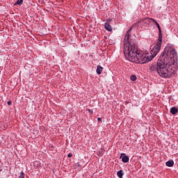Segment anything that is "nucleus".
<instances>
[{"mask_svg": "<svg viewBox=\"0 0 178 178\" xmlns=\"http://www.w3.org/2000/svg\"><path fill=\"white\" fill-rule=\"evenodd\" d=\"M88 111L89 112V113H90V115H92V113H94V111H92V110L91 109H88Z\"/></svg>", "mask_w": 178, "mask_h": 178, "instance_id": "nucleus-15", "label": "nucleus"}, {"mask_svg": "<svg viewBox=\"0 0 178 178\" xmlns=\"http://www.w3.org/2000/svg\"><path fill=\"white\" fill-rule=\"evenodd\" d=\"M177 60V52L172 44H168L161 54L156 64L152 65L149 70L156 72L163 79H169L175 73L173 63Z\"/></svg>", "mask_w": 178, "mask_h": 178, "instance_id": "nucleus-1", "label": "nucleus"}, {"mask_svg": "<svg viewBox=\"0 0 178 178\" xmlns=\"http://www.w3.org/2000/svg\"><path fill=\"white\" fill-rule=\"evenodd\" d=\"M120 159H122L124 163H127V162H129L130 159L127 156H126V154L121 153Z\"/></svg>", "mask_w": 178, "mask_h": 178, "instance_id": "nucleus-4", "label": "nucleus"}, {"mask_svg": "<svg viewBox=\"0 0 178 178\" xmlns=\"http://www.w3.org/2000/svg\"><path fill=\"white\" fill-rule=\"evenodd\" d=\"M145 20H151V18H142L139 19L137 23H145Z\"/></svg>", "mask_w": 178, "mask_h": 178, "instance_id": "nucleus-11", "label": "nucleus"}, {"mask_svg": "<svg viewBox=\"0 0 178 178\" xmlns=\"http://www.w3.org/2000/svg\"><path fill=\"white\" fill-rule=\"evenodd\" d=\"M123 175H124L123 170H120L117 172V175L119 178H123Z\"/></svg>", "mask_w": 178, "mask_h": 178, "instance_id": "nucleus-10", "label": "nucleus"}, {"mask_svg": "<svg viewBox=\"0 0 178 178\" xmlns=\"http://www.w3.org/2000/svg\"><path fill=\"white\" fill-rule=\"evenodd\" d=\"M104 29L107 30V31H112V26L109 24V22H106L104 24Z\"/></svg>", "mask_w": 178, "mask_h": 178, "instance_id": "nucleus-5", "label": "nucleus"}, {"mask_svg": "<svg viewBox=\"0 0 178 178\" xmlns=\"http://www.w3.org/2000/svg\"><path fill=\"white\" fill-rule=\"evenodd\" d=\"M68 158H72L73 156V154L70 153L67 154Z\"/></svg>", "mask_w": 178, "mask_h": 178, "instance_id": "nucleus-16", "label": "nucleus"}, {"mask_svg": "<svg viewBox=\"0 0 178 178\" xmlns=\"http://www.w3.org/2000/svg\"><path fill=\"white\" fill-rule=\"evenodd\" d=\"M150 20L156 24L159 30V38L156 44L154 46L152 49L150 51V55L149 56V60L151 62V60L155 58L158 55L159 51H161V47H162V30L161 29V26L154 19L150 18Z\"/></svg>", "mask_w": 178, "mask_h": 178, "instance_id": "nucleus-3", "label": "nucleus"}, {"mask_svg": "<svg viewBox=\"0 0 178 178\" xmlns=\"http://www.w3.org/2000/svg\"><path fill=\"white\" fill-rule=\"evenodd\" d=\"M19 178H24V172H20V175H19Z\"/></svg>", "mask_w": 178, "mask_h": 178, "instance_id": "nucleus-14", "label": "nucleus"}, {"mask_svg": "<svg viewBox=\"0 0 178 178\" xmlns=\"http://www.w3.org/2000/svg\"><path fill=\"white\" fill-rule=\"evenodd\" d=\"M23 4V0H17V1L14 3L15 6L19 5V6H22Z\"/></svg>", "mask_w": 178, "mask_h": 178, "instance_id": "nucleus-12", "label": "nucleus"}, {"mask_svg": "<svg viewBox=\"0 0 178 178\" xmlns=\"http://www.w3.org/2000/svg\"><path fill=\"white\" fill-rule=\"evenodd\" d=\"M97 121H98V122H102V118H97Z\"/></svg>", "mask_w": 178, "mask_h": 178, "instance_id": "nucleus-18", "label": "nucleus"}, {"mask_svg": "<svg viewBox=\"0 0 178 178\" xmlns=\"http://www.w3.org/2000/svg\"><path fill=\"white\" fill-rule=\"evenodd\" d=\"M102 70H104V67H102L101 65H97L96 73L99 75L102 73Z\"/></svg>", "mask_w": 178, "mask_h": 178, "instance_id": "nucleus-6", "label": "nucleus"}, {"mask_svg": "<svg viewBox=\"0 0 178 178\" xmlns=\"http://www.w3.org/2000/svg\"><path fill=\"white\" fill-rule=\"evenodd\" d=\"M165 165H166V166H168V168H172V167H173V165H175V161H173V160L168 161L165 163Z\"/></svg>", "mask_w": 178, "mask_h": 178, "instance_id": "nucleus-7", "label": "nucleus"}, {"mask_svg": "<svg viewBox=\"0 0 178 178\" xmlns=\"http://www.w3.org/2000/svg\"><path fill=\"white\" fill-rule=\"evenodd\" d=\"M131 30H133V26L127 31L124 40V56L129 62L140 64L148 63L149 56H147L143 51H138V47L136 45V40L131 38L130 34Z\"/></svg>", "mask_w": 178, "mask_h": 178, "instance_id": "nucleus-2", "label": "nucleus"}, {"mask_svg": "<svg viewBox=\"0 0 178 178\" xmlns=\"http://www.w3.org/2000/svg\"><path fill=\"white\" fill-rule=\"evenodd\" d=\"M75 169H77L78 172H80L83 169V165L80 163H76L75 165Z\"/></svg>", "mask_w": 178, "mask_h": 178, "instance_id": "nucleus-9", "label": "nucleus"}, {"mask_svg": "<svg viewBox=\"0 0 178 178\" xmlns=\"http://www.w3.org/2000/svg\"><path fill=\"white\" fill-rule=\"evenodd\" d=\"M178 112V108L173 106L170 109V113H172V115H176V113H177Z\"/></svg>", "mask_w": 178, "mask_h": 178, "instance_id": "nucleus-8", "label": "nucleus"}, {"mask_svg": "<svg viewBox=\"0 0 178 178\" xmlns=\"http://www.w3.org/2000/svg\"><path fill=\"white\" fill-rule=\"evenodd\" d=\"M130 79L132 81H136V80H137V76L134 74H132Z\"/></svg>", "mask_w": 178, "mask_h": 178, "instance_id": "nucleus-13", "label": "nucleus"}, {"mask_svg": "<svg viewBox=\"0 0 178 178\" xmlns=\"http://www.w3.org/2000/svg\"><path fill=\"white\" fill-rule=\"evenodd\" d=\"M7 105H9V106H10V105H12V101H8V102H7Z\"/></svg>", "mask_w": 178, "mask_h": 178, "instance_id": "nucleus-17", "label": "nucleus"}]
</instances>
